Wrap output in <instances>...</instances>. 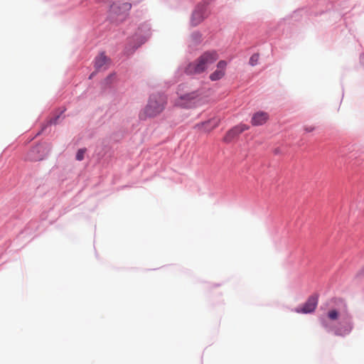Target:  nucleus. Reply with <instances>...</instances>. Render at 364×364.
<instances>
[{
  "mask_svg": "<svg viewBox=\"0 0 364 364\" xmlns=\"http://www.w3.org/2000/svg\"><path fill=\"white\" fill-rule=\"evenodd\" d=\"M225 73L223 71H221L218 69H216L214 72H213L210 76L209 79L211 81H218L220 80L221 78H223L225 76Z\"/></svg>",
  "mask_w": 364,
  "mask_h": 364,
  "instance_id": "obj_16",
  "label": "nucleus"
},
{
  "mask_svg": "<svg viewBox=\"0 0 364 364\" xmlns=\"http://www.w3.org/2000/svg\"><path fill=\"white\" fill-rule=\"evenodd\" d=\"M218 57L215 50L205 51L194 61L190 62L186 65L184 73L187 75H200L207 70L209 65L214 63Z\"/></svg>",
  "mask_w": 364,
  "mask_h": 364,
  "instance_id": "obj_3",
  "label": "nucleus"
},
{
  "mask_svg": "<svg viewBox=\"0 0 364 364\" xmlns=\"http://www.w3.org/2000/svg\"><path fill=\"white\" fill-rule=\"evenodd\" d=\"M109 149V146H107V144H105L104 142H102L100 145L96 147L95 153L97 156L98 159H101L105 156Z\"/></svg>",
  "mask_w": 364,
  "mask_h": 364,
  "instance_id": "obj_15",
  "label": "nucleus"
},
{
  "mask_svg": "<svg viewBox=\"0 0 364 364\" xmlns=\"http://www.w3.org/2000/svg\"><path fill=\"white\" fill-rule=\"evenodd\" d=\"M133 31H134V33L127 36V43L124 49V54L126 56L133 55L149 39L151 36V25L148 22H144L136 28L134 24H130L127 31H123V33L129 35Z\"/></svg>",
  "mask_w": 364,
  "mask_h": 364,
  "instance_id": "obj_2",
  "label": "nucleus"
},
{
  "mask_svg": "<svg viewBox=\"0 0 364 364\" xmlns=\"http://www.w3.org/2000/svg\"><path fill=\"white\" fill-rule=\"evenodd\" d=\"M269 119L268 113L264 111L255 112L251 119V124L253 126H261L266 123Z\"/></svg>",
  "mask_w": 364,
  "mask_h": 364,
  "instance_id": "obj_12",
  "label": "nucleus"
},
{
  "mask_svg": "<svg viewBox=\"0 0 364 364\" xmlns=\"http://www.w3.org/2000/svg\"><path fill=\"white\" fill-rule=\"evenodd\" d=\"M318 321L326 332L337 336L349 335L354 327L353 317L346 307L341 311L332 309L326 315L320 316Z\"/></svg>",
  "mask_w": 364,
  "mask_h": 364,
  "instance_id": "obj_1",
  "label": "nucleus"
},
{
  "mask_svg": "<svg viewBox=\"0 0 364 364\" xmlns=\"http://www.w3.org/2000/svg\"><path fill=\"white\" fill-rule=\"evenodd\" d=\"M250 127L245 124L240 123L230 129L224 136V141L229 143L237 138L243 132L249 129Z\"/></svg>",
  "mask_w": 364,
  "mask_h": 364,
  "instance_id": "obj_10",
  "label": "nucleus"
},
{
  "mask_svg": "<svg viewBox=\"0 0 364 364\" xmlns=\"http://www.w3.org/2000/svg\"><path fill=\"white\" fill-rule=\"evenodd\" d=\"M92 75H93V73H92V74L90 75V78H92Z\"/></svg>",
  "mask_w": 364,
  "mask_h": 364,
  "instance_id": "obj_25",
  "label": "nucleus"
},
{
  "mask_svg": "<svg viewBox=\"0 0 364 364\" xmlns=\"http://www.w3.org/2000/svg\"><path fill=\"white\" fill-rule=\"evenodd\" d=\"M131 8V3L122 2L121 1H112L109 5L107 18L110 23L118 24L125 19V17Z\"/></svg>",
  "mask_w": 364,
  "mask_h": 364,
  "instance_id": "obj_5",
  "label": "nucleus"
},
{
  "mask_svg": "<svg viewBox=\"0 0 364 364\" xmlns=\"http://www.w3.org/2000/svg\"><path fill=\"white\" fill-rule=\"evenodd\" d=\"M184 87L183 84L178 86L176 94L178 99L176 104L182 108L190 109L196 106L200 94L198 90L184 92H183Z\"/></svg>",
  "mask_w": 364,
  "mask_h": 364,
  "instance_id": "obj_6",
  "label": "nucleus"
},
{
  "mask_svg": "<svg viewBox=\"0 0 364 364\" xmlns=\"http://www.w3.org/2000/svg\"><path fill=\"white\" fill-rule=\"evenodd\" d=\"M211 123L210 121H206L201 123V126L203 127V129L205 132H210L214 127L212 126L211 127H209L208 125Z\"/></svg>",
  "mask_w": 364,
  "mask_h": 364,
  "instance_id": "obj_21",
  "label": "nucleus"
},
{
  "mask_svg": "<svg viewBox=\"0 0 364 364\" xmlns=\"http://www.w3.org/2000/svg\"><path fill=\"white\" fill-rule=\"evenodd\" d=\"M65 109L63 110L59 114L52 117L49 121L46 122V124H43L39 132H37L36 136L41 134L43 132H46L47 129L49 128L51 125H55L58 123L60 115L65 112Z\"/></svg>",
  "mask_w": 364,
  "mask_h": 364,
  "instance_id": "obj_14",
  "label": "nucleus"
},
{
  "mask_svg": "<svg viewBox=\"0 0 364 364\" xmlns=\"http://www.w3.org/2000/svg\"><path fill=\"white\" fill-rule=\"evenodd\" d=\"M142 0H131L132 3L131 4H138L139 3L140 1H141Z\"/></svg>",
  "mask_w": 364,
  "mask_h": 364,
  "instance_id": "obj_24",
  "label": "nucleus"
},
{
  "mask_svg": "<svg viewBox=\"0 0 364 364\" xmlns=\"http://www.w3.org/2000/svg\"><path fill=\"white\" fill-rule=\"evenodd\" d=\"M205 6L204 4H198L196 6L191 17V23L193 26H198L208 16L209 11L206 10Z\"/></svg>",
  "mask_w": 364,
  "mask_h": 364,
  "instance_id": "obj_9",
  "label": "nucleus"
},
{
  "mask_svg": "<svg viewBox=\"0 0 364 364\" xmlns=\"http://www.w3.org/2000/svg\"><path fill=\"white\" fill-rule=\"evenodd\" d=\"M51 146L49 144H38L33 146L28 153V159L31 161H38L44 159L50 153Z\"/></svg>",
  "mask_w": 364,
  "mask_h": 364,
  "instance_id": "obj_7",
  "label": "nucleus"
},
{
  "mask_svg": "<svg viewBox=\"0 0 364 364\" xmlns=\"http://www.w3.org/2000/svg\"><path fill=\"white\" fill-rule=\"evenodd\" d=\"M364 275V266L362 267V269L358 272L357 274V277H360Z\"/></svg>",
  "mask_w": 364,
  "mask_h": 364,
  "instance_id": "obj_23",
  "label": "nucleus"
},
{
  "mask_svg": "<svg viewBox=\"0 0 364 364\" xmlns=\"http://www.w3.org/2000/svg\"><path fill=\"white\" fill-rule=\"evenodd\" d=\"M325 11L323 10H321L319 11H315L314 8H301L298 10H296L294 11L292 14V18H294L295 21H299V18H298L299 16H302L303 14H305L306 16H318L323 14Z\"/></svg>",
  "mask_w": 364,
  "mask_h": 364,
  "instance_id": "obj_11",
  "label": "nucleus"
},
{
  "mask_svg": "<svg viewBox=\"0 0 364 364\" xmlns=\"http://www.w3.org/2000/svg\"><path fill=\"white\" fill-rule=\"evenodd\" d=\"M318 302V294H313L308 297L306 301L304 303L302 306L296 307L292 311L303 314H309L315 311Z\"/></svg>",
  "mask_w": 364,
  "mask_h": 364,
  "instance_id": "obj_8",
  "label": "nucleus"
},
{
  "mask_svg": "<svg viewBox=\"0 0 364 364\" xmlns=\"http://www.w3.org/2000/svg\"><path fill=\"white\" fill-rule=\"evenodd\" d=\"M191 39L194 45H198L202 41V34L199 31H194L191 35Z\"/></svg>",
  "mask_w": 364,
  "mask_h": 364,
  "instance_id": "obj_17",
  "label": "nucleus"
},
{
  "mask_svg": "<svg viewBox=\"0 0 364 364\" xmlns=\"http://www.w3.org/2000/svg\"><path fill=\"white\" fill-rule=\"evenodd\" d=\"M315 129L314 127H305L304 128V130L306 132H313L314 130Z\"/></svg>",
  "mask_w": 364,
  "mask_h": 364,
  "instance_id": "obj_22",
  "label": "nucleus"
},
{
  "mask_svg": "<svg viewBox=\"0 0 364 364\" xmlns=\"http://www.w3.org/2000/svg\"><path fill=\"white\" fill-rule=\"evenodd\" d=\"M259 58V53H256L252 54L251 55V57L250 58L249 64L251 66H255L258 63Z\"/></svg>",
  "mask_w": 364,
  "mask_h": 364,
  "instance_id": "obj_19",
  "label": "nucleus"
},
{
  "mask_svg": "<svg viewBox=\"0 0 364 364\" xmlns=\"http://www.w3.org/2000/svg\"><path fill=\"white\" fill-rule=\"evenodd\" d=\"M321 1H325L326 0H320Z\"/></svg>",
  "mask_w": 364,
  "mask_h": 364,
  "instance_id": "obj_26",
  "label": "nucleus"
},
{
  "mask_svg": "<svg viewBox=\"0 0 364 364\" xmlns=\"http://www.w3.org/2000/svg\"><path fill=\"white\" fill-rule=\"evenodd\" d=\"M86 151H87L86 148L79 149L77 151V153L75 155V159L79 161H82L85 158V154Z\"/></svg>",
  "mask_w": 364,
  "mask_h": 364,
  "instance_id": "obj_18",
  "label": "nucleus"
},
{
  "mask_svg": "<svg viewBox=\"0 0 364 364\" xmlns=\"http://www.w3.org/2000/svg\"><path fill=\"white\" fill-rule=\"evenodd\" d=\"M168 102V97L164 92H155L149 95L147 103L142 110L141 115L146 118H154L160 114L165 109Z\"/></svg>",
  "mask_w": 364,
  "mask_h": 364,
  "instance_id": "obj_4",
  "label": "nucleus"
},
{
  "mask_svg": "<svg viewBox=\"0 0 364 364\" xmlns=\"http://www.w3.org/2000/svg\"><path fill=\"white\" fill-rule=\"evenodd\" d=\"M110 59L105 55V52H101L94 59V67L96 70H100L105 65Z\"/></svg>",
  "mask_w": 364,
  "mask_h": 364,
  "instance_id": "obj_13",
  "label": "nucleus"
},
{
  "mask_svg": "<svg viewBox=\"0 0 364 364\" xmlns=\"http://www.w3.org/2000/svg\"><path fill=\"white\" fill-rule=\"evenodd\" d=\"M216 67H217V69H218V70L225 73V69H226V67H227V62L225 60H220L217 63Z\"/></svg>",
  "mask_w": 364,
  "mask_h": 364,
  "instance_id": "obj_20",
  "label": "nucleus"
}]
</instances>
